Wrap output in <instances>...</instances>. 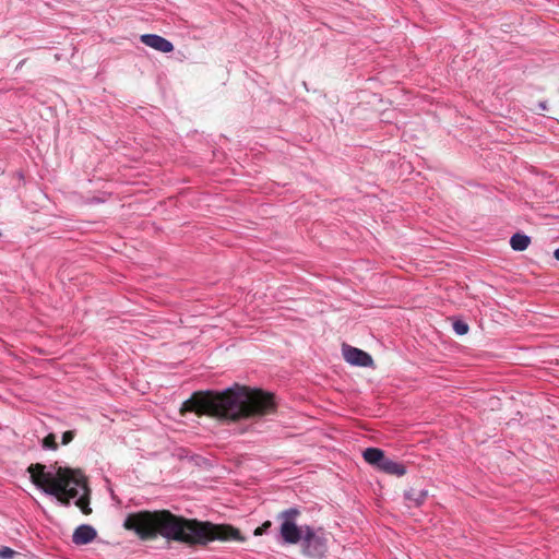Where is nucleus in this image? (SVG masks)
<instances>
[{
	"label": "nucleus",
	"instance_id": "ddd939ff",
	"mask_svg": "<svg viewBox=\"0 0 559 559\" xmlns=\"http://www.w3.org/2000/svg\"><path fill=\"white\" fill-rule=\"evenodd\" d=\"M41 445L46 450H57L58 444L56 442V436L53 433H49L43 439Z\"/></svg>",
	"mask_w": 559,
	"mask_h": 559
},
{
	"label": "nucleus",
	"instance_id": "a211bd4d",
	"mask_svg": "<svg viewBox=\"0 0 559 559\" xmlns=\"http://www.w3.org/2000/svg\"><path fill=\"white\" fill-rule=\"evenodd\" d=\"M554 257L559 261V248L555 250Z\"/></svg>",
	"mask_w": 559,
	"mask_h": 559
},
{
	"label": "nucleus",
	"instance_id": "9b49d317",
	"mask_svg": "<svg viewBox=\"0 0 559 559\" xmlns=\"http://www.w3.org/2000/svg\"><path fill=\"white\" fill-rule=\"evenodd\" d=\"M428 497V491L426 489L416 490L411 488L404 492V499L409 502V507H420L424 504Z\"/></svg>",
	"mask_w": 559,
	"mask_h": 559
},
{
	"label": "nucleus",
	"instance_id": "7ed1b4c3",
	"mask_svg": "<svg viewBox=\"0 0 559 559\" xmlns=\"http://www.w3.org/2000/svg\"><path fill=\"white\" fill-rule=\"evenodd\" d=\"M28 472L33 483L46 495L56 497L63 506H70L71 500H75L84 514L91 513L86 497L88 489L84 480L75 477L70 468L59 467L56 472H47L45 465L33 464Z\"/></svg>",
	"mask_w": 559,
	"mask_h": 559
},
{
	"label": "nucleus",
	"instance_id": "dca6fc26",
	"mask_svg": "<svg viewBox=\"0 0 559 559\" xmlns=\"http://www.w3.org/2000/svg\"><path fill=\"white\" fill-rule=\"evenodd\" d=\"M271 526H272L271 521H265L261 526L255 528L254 535L260 536V535L267 533V531L270 530Z\"/></svg>",
	"mask_w": 559,
	"mask_h": 559
},
{
	"label": "nucleus",
	"instance_id": "20e7f679",
	"mask_svg": "<svg viewBox=\"0 0 559 559\" xmlns=\"http://www.w3.org/2000/svg\"><path fill=\"white\" fill-rule=\"evenodd\" d=\"M299 515L300 510L295 507L283 510L277 514V520L281 521L280 537L283 544L296 545L301 542L305 535V525H297L296 519Z\"/></svg>",
	"mask_w": 559,
	"mask_h": 559
},
{
	"label": "nucleus",
	"instance_id": "f8f14e48",
	"mask_svg": "<svg viewBox=\"0 0 559 559\" xmlns=\"http://www.w3.org/2000/svg\"><path fill=\"white\" fill-rule=\"evenodd\" d=\"M530 243L531 237L522 233H515L510 238V246L514 251H524L528 248Z\"/></svg>",
	"mask_w": 559,
	"mask_h": 559
},
{
	"label": "nucleus",
	"instance_id": "f03ea898",
	"mask_svg": "<svg viewBox=\"0 0 559 559\" xmlns=\"http://www.w3.org/2000/svg\"><path fill=\"white\" fill-rule=\"evenodd\" d=\"M275 408L274 395L235 385L223 392H195L182 403L180 412H193L198 415L236 421L262 417L273 413Z\"/></svg>",
	"mask_w": 559,
	"mask_h": 559
},
{
	"label": "nucleus",
	"instance_id": "39448f33",
	"mask_svg": "<svg viewBox=\"0 0 559 559\" xmlns=\"http://www.w3.org/2000/svg\"><path fill=\"white\" fill-rule=\"evenodd\" d=\"M301 554L309 559H323L328 552V538L322 528L305 525L300 542Z\"/></svg>",
	"mask_w": 559,
	"mask_h": 559
},
{
	"label": "nucleus",
	"instance_id": "6e6552de",
	"mask_svg": "<svg viewBox=\"0 0 559 559\" xmlns=\"http://www.w3.org/2000/svg\"><path fill=\"white\" fill-rule=\"evenodd\" d=\"M97 536L96 530L88 524L78 526L72 535V542L75 545H86L93 542Z\"/></svg>",
	"mask_w": 559,
	"mask_h": 559
},
{
	"label": "nucleus",
	"instance_id": "4468645a",
	"mask_svg": "<svg viewBox=\"0 0 559 559\" xmlns=\"http://www.w3.org/2000/svg\"><path fill=\"white\" fill-rule=\"evenodd\" d=\"M453 330L457 335H465L469 328L468 324L463 320H455L453 322Z\"/></svg>",
	"mask_w": 559,
	"mask_h": 559
},
{
	"label": "nucleus",
	"instance_id": "0eeeda50",
	"mask_svg": "<svg viewBox=\"0 0 559 559\" xmlns=\"http://www.w3.org/2000/svg\"><path fill=\"white\" fill-rule=\"evenodd\" d=\"M140 39L144 45L160 52L167 53L174 50L171 41L156 34H144L141 35Z\"/></svg>",
	"mask_w": 559,
	"mask_h": 559
},
{
	"label": "nucleus",
	"instance_id": "f3484780",
	"mask_svg": "<svg viewBox=\"0 0 559 559\" xmlns=\"http://www.w3.org/2000/svg\"><path fill=\"white\" fill-rule=\"evenodd\" d=\"M74 438V432L69 430V431H66L63 432L62 435V444H68L70 443Z\"/></svg>",
	"mask_w": 559,
	"mask_h": 559
},
{
	"label": "nucleus",
	"instance_id": "423d86ee",
	"mask_svg": "<svg viewBox=\"0 0 559 559\" xmlns=\"http://www.w3.org/2000/svg\"><path fill=\"white\" fill-rule=\"evenodd\" d=\"M342 352L344 359L353 366L370 367L373 364L372 357L362 349L350 345H343Z\"/></svg>",
	"mask_w": 559,
	"mask_h": 559
},
{
	"label": "nucleus",
	"instance_id": "2eb2a0df",
	"mask_svg": "<svg viewBox=\"0 0 559 559\" xmlns=\"http://www.w3.org/2000/svg\"><path fill=\"white\" fill-rule=\"evenodd\" d=\"M16 551L10 547L3 546L0 548V559H13Z\"/></svg>",
	"mask_w": 559,
	"mask_h": 559
},
{
	"label": "nucleus",
	"instance_id": "1a4fd4ad",
	"mask_svg": "<svg viewBox=\"0 0 559 559\" xmlns=\"http://www.w3.org/2000/svg\"><path fill=\"white\" fill-rule=\"evenodd\" d=\"M364 460L376 467L377 469L380 468L382 465V462L385 460L384 451L379 448H367L362 452Z\"/></svg>",
	"mask_w": 559,
	"mask_h": 559
},
{
	"label": "nucleus",
	"instance_id": "9d476101",
	"mask_svg": "<svg viewBox=\"0 0 559 559\" xmlns=\"http://www.w3.org/2000/svg\"><path fill=\"white\" fill-rule=\"evenodd\" d=\"M379 471L397 477H401L406 474V467L404 464L396 462L388 456L382 462V465L380 466Z\"/></svg>",
	"mask_w": 559,
	"mask_h": 559
},
{
	"label": "nucleus",
	"instance_id": "f257e3e1",
	"mask_svg": "<svg viewBox=\"0 0 559 559\" xmlns=\"http://www.w3.org/2000/svg\"><path fill=\"white\" fill-rule=\"evenodd\" d=\"M123 526L133 531L141 539L162 536L168 542L190 546L207 545L214 540H243L239 530L231 525L186 519L168 510L131 513L126 518Z\"/></svg>",
	"mask_w": 559,
	"mask_h": 559
}]
</instances>
